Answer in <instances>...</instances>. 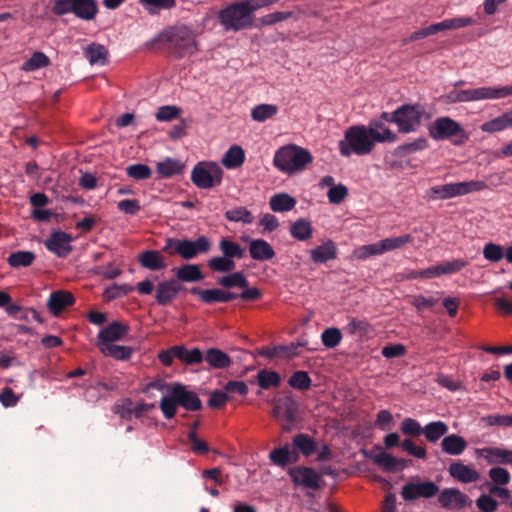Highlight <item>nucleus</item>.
<instances>
[{
    "instance_id": "1",
    "label": "nucleus",
    "mask_w": 512,
    "mask_h": 512,
    "mask_svg": "<svg viewBox=\"0 0 512 512\" xmlns=\"http://www.w3.org/2000/svg\"><path fill=\"white\" fill-rule=\"evenodd\" d=\"M156 43H160L169 55L178 59L192 56L198 50L195 34L186 26L169 27L152 39L148 45L153 46Z\"/></svg>"
},
{
    "instance_id": "2",
    "label": "nucleus",
    "mask_w": 512,
    "mask_h": 512,
    "mask_svg": "<svg viewBox=\"0 0 512 512\" xmlns=\"http://www.w3.org/2000/svg\"><path fill=\"white\" fill-rule=\"evenodd\" d=\"M178 406L187 411H199L202 402L196 392L188 390L185 385L175 383L170 387L169 395L161 398L160 409L166 419H172Z\"/></svg>"
},
{
    "instance_id": "3",
    "label": "nucleus",
    "mask_w": 512,
    "mask_h": 512,
    "mask_svg": "<svg viewBox=\"0 0 512 512\" xmlns=\"http://www.w3.org/2000/svg\"><path fill=\"white\" fill-rule=\"evenodd\" d=\"M376 142L365 125H353L344 132V137L338 142V149L343 157L355 154L364 156L372 153Z\"/></svg>"
},
{
    "instance_id": "4",
    "label": "nucleus",
    "mask_w": 512,
    "mask_h": 512,
    "mask_svg": "<svg viewBox=\"0 0 512 512\" xmlns=\"http://www.w3.org/2000/svg\"><path fill=\"white\" fill-rule=\"evenodd\" d=\"M313 160L311 153L294 144L280 147L274 155V166L288 175L301 172Z\"/></svg>"
},
{
    "instance_id": "5",
    "label": "nucleus",
    "mask_w": 512,
    "mask_h": 512,
    "mask_svg": "<svg viewBox=\"0 0 512 512\" xmlns=\"http://www.w3.org/2000/svg\"><path fill=\"white\" fill-rule=\"evenodd\" d=\"M217 18L227 32H239L253 26V14L245 0L228 4L218 12Z\"/></svg>"
},
{
    "instance_id": "6",
    "label": "nucleus",
    "mask_w": 512,
    "mask_h": 512,
    "mask_svg": "<svg viewBox=\"0 0 512 512\" xmlns=\"http://www.w3.org/2000/svg\"><path fill=\"white\" fill-rule=\"evenodd\" d=\"M211 249V241L206 236H199L195 240L167 238L162 251L169 254H178L185 260L196 258Z\"/></svg>"
},
{
    "instance_id": "7",
    "label": "nucleus",
    "mask_w": 512,
    "mask_h": 512,
    "mask_svg": "<svg viewBox=\"0 0 512 512\" xmlns=\"http://www.w3.org/2000/svg\"><path fill=\"white\" fill-rule=\"evenodd\" d=\"M51 10L56 16L73 14L83 21H93L99 13L96 0H53Z\"/></svg>"
},
{
    "instance_id": "8",
    "label": "nucleus",
    "mask_w": 512,
    "mask_h": 512,
    "mask_svg": "<svg viewBox=\"0 0 512 512\" xmlns=\"http://www.w3.org/2000/svg\"><path fill=\"white\" fill-rule=\"evenodd\" d=\"M429 136L436 140H448L453 137L455 145H462L468 140V135L461 124L448 116L436 118L427 127Z\"/></svg>"
},
{
    "instance_id": "9",
    "label": "nucleus",
    "mask_w": 512,
    "mask_h": 512,
    "mask_svg": "<svg viewBox=\"0 0 512 512\" xmlns=\"http://www.w3.org/2000/svg\"><path fill=\"white\" fill-rule=\"evenodd\" d=\"M223 169L215 162H199L191 172V181L200 189H210L222 182Z\"/></svg>"
},
{
    "instance_id": "10",
    "label": "nucleus",
    "mask_w": 512,
    "mask_h": 512,
    "mask_svg": "<svg viewBox=\"0 0 512 512\" xmlns=\"http://www.w3.org/2000/svg\"><path fill=\"white\" fill-rule=\"evenodd\" d=\"M425 114L424 108L420 104H403L397 108V127L398 132L409 134L415 132L421 125Z\"/></svg>"
},
{
    "instance_id": "11",
    "label": "nucleus",
    "mask_w": 512,
    "mask_h": 512,
    "mask_svg": "<svg viewBox=\"0 0 512 512\" xmlns=\"http://www.w3.org/2000/svg\"><path fill=\"white\" fill-rule=\"evenodd\" d=\"M487 187L484 181L472 180L458 183L438 185L431 188L432 194L439 199H449L471 192L481 191Z\"/></svg>"
},
{
    "instance_id": "12",
    "label": "nucleus",
    "mask_w": 512,
    "mask_h": 512,
    "mask_svg": "<svg viewBox=\"0 0 512 512\" xmlns=\"http://www.w3.org/2000/svg\"><path fill=\"white\" fill-rule=\"evenodd\" d=\"M288 475L296 486H301L306 489L318 490L323 483L321 475L311 467H292L288 470Z\"/></svg>"
},
{
    "instance_id": "13",
    "label": "nucleus",
    "mask_w": 512,
    "mask_h": 512,
    "mask_svg": "<svg viewBox=\"0 0 512 512\" xmlns=\"http://www.w3.org/2000/svg\"><path fill=\"white\" fill-rule=\"evenodd\" d=\"M439 491V486L432 481H417L406 483L401 490V496L405 501H414L419 498H432Z\"/></svg>"
},
{
    "instance_id": "14",
    "label": "nucleus",
    "mask_w": 512,
    "mask_h": 512,
    "mask_svg": "<svg viewBox=\"0 0 512 512\" xmlns=\"http://www.w3.org/2000/svg\"><path fill=\"white\" fill-rule=\"evenodd\" d=\"M73 238L64 231L52 232L45 241V247L55 255L66 258L73 250L71 245Z\"/></svg>"
},
{
    "instance_id": "15",
    "label": "nucleus",
    "mask_w": 512,
    "mask_h": 512,
    "mask_svg": "<svg viewBox=\"0 0 512 512\" xmlns=\"http://www.w3.org/2000/svg\"><path fill=\"white\" fill-rule=\"evenodd\" d=\"M190 293L199 296V299L206 304L227 303L238 298L237 293L220 288L200 289L192 287Z\"/></svg>"
},
{
    "instance_id": "16",
    "label": "nucleus",
    "mask_w": 512,
    "mask_h": 512,
    "mask_svg": "<svg viewBox=\"0 0 512 512\" xmlns=\"http://www.w3.org/2000/svg\"><path fill=\"white\" fill-rule=\"evenodd\" d=\"M469 501L468 496L457 488H445L438 496L439 504L446 509L451 507L462 509L468 505Z\"/></svg>"
},
{
    "instance_id": "17",
    "label": "nucleus",
    "mask_w": 512,
    "mask_h": 512,
    "mask_svg": "<svg viewBox=\"0 0 512 512\" xmlns=\"http://www.w3.org/2000/svg\"><path fill=\"white\" fill-rule=\"evenodd\" d=\"M376 143H394L398 135L393 132L382 120L371 119L365 125Z\"/></svg>"
},
{
    "instance_id": "18",
    "label": "nucleus",
    "mask_w": 512,
    "mask_h": 512,
    "mask_svg": "<svg viewBox=\"0 0 512 512\" xmlns=\"http://www.w3.org/2000/svg\"><path fill=\"white\" fill-rule=\"evenodd\" d=\"M129 327L118 321H114L98 333V346L111 345L112 342L121 340L128 332Z\"/></svg>"
},
{
    "instance_id": "19",
    "label": "nucleus",
    "mask_w": 512,
    "mask_h": 512,
    "mask_svg": "<svg viewBox=\"0 0 512 512\" xmlns=\"http://www.w3.org/2000/svg\"><path fill=\"white\" fill-rule=\"evenodd\" d=\"M74 303L75 297L71 292L58 290L50 294L47 306L54 316H58L64 309L72 306Z\"/></svg>"
},
{
    "instance_id": "20",
    "label": "nucleus",
    "mask_w": 512,
    "mask_h": 512,
    "mask_svg": "<svg viewBox=\"0 0 512 512\" xmlns=\"http://www.w3.org/2000/svg\"><path fill=\"white\" fill-rule=\"evenodd\" d=\"M317 448L316 440L305 433H298L292 438V450L297 455V461L300 455L307 458L312 456L317 451Z\"/></svg>"
},
{
    "instance_id": "21",
    "label": "nucleus",
    "mask_w": 512,
    "mask_h": 512,
    "mask_svg": "<svg viewBox=\"0 0 512 512\" xmlns=\"http://www.w3.org/2000/svg\"><path fill=\"white\" fill-rule=\"evenodd\" d=\"M477 23V20L470 16L454 17L444 19L441 22L431 24L428 26L430 35H434L438 32L445 30H456L463 27L471 26Z\"/></svg>"
},
{
    "instance_id": "22",
    "label": "nucleus",
    "mask_w": 512,
    "mask_h": 512,
    "mask_svg": "<svg viewBox=\"0 0 512 512\" xmlns=\"http://www.w3.org/2000/svg\"><path fill=\"white\" fill-rule=\"evenodd\" d=\"M448 472L452 478L465 484L476 482L480 478V473L477 470L460 461L451 463Z\"/></svg>"
},
{
    "instance_id": "23",
    "label": "nucleus",
    "mask_w": 512,
    "mask_h": 512,
    "mask_svg": "<svg viewBox=\"0 0 512 512\" xmlns=\"http://www.w3.org/2000/svg\"><path fill=\"white\" fill-rule=\"evenodd\" d=\"M182 286L175 279L160 282L156 288L155 299L160 305L169 304L181 291Z\"/></svg>"
},
{
    "instance_id": "24",
    "label": "nucleus",
    "mask_w": 512,
    "mask_h": 512,
    "mask_svg": "<svg viewBox=\"0 0 512 512\" xmlns=\"http://www.w3.org/2000/svg\"><path fill=\"white\" fill-rule=\"evenodd\" d=\"M249 254L257 261H268L274 258L273 247L264 239H253L249 245Z\"/></svg>"
},
{
    "instance_id": "25",
    "label": "nucleus",
    "mask_w": 512,
    "mask_h": 512,
    "mask_svg": "<svg viewBox=\"0 0 512 512\" xmlns=\"http://www.w3.org/2000/svg\"><path fill=\"white\" fill-rule=\"evenodd\" d=\"M338 249L332 240H327L322 245L310 251V258L315 263H326L337 258Z\"/></svg>"
},
{
    "instance_id": "26",
    "label": "nucleus",
    "mask_w": 512,
    "mask_h": 512,
    "mask_svg": "<svg viewBox=\"0 0 512 512\" xmlns=\"http://www.w3.org/2000/svg\"><path fill=\"white\" fill-rule=\"evenodd\" d=\"M269 460L273 465L286 467L290 463L297 462V455L291 449L289 444L273 449L269 453Z\"/></svg>"
},
{
    "instance_id": "27",
    "label": "nucleus",
    "mask_w": 512,
    "mask_h": 512,
    "mask_svg": "<svg viewBox=\"0 0 512 512\" xmlns=\"http://www.w3.org/2000/svg\"><path fill=\"white\" fill-rule=\"evenodd\" d=\"M512 127V110H508L505 113L484 122L480 129L485 133H497Z\"/></svg>"
},
{
    "instance_id": "28",
    "label": "nucleus",
    "mask_w": 512,
    "mask_h": 512,
    "mask_svg": "<svg viewBox=\"0 0 512 512\" xmlns=\"http://www.w3.org/2000/svg\"><path fill=\"white\" fill-rule=\"evenodd\" d=\"M138 262L143 268L151 271L162 270L167 266L164 257L157 250L143 251L138 257Z\"/></svg>"
},
{
    "instance_id": "29",
    "label": "nucleus",
    "mask_w": 512,
    "mask_h": 512,
    "mask_svg": "<svg viewBox=\"0 0 512 512\" xmlns=\"http://www.w3.org/2000/svg\"><path fill=\"white\" fill-rule=\"evenodd\" d=\"M184 164L177 159L166 157L163 161L157 162L156 172L161 178H171L180 175L184 171Z\"/></svg>"
},
{
    "instance_id": "30",
    "label": "nucleus",
    "mask_w": 512,
    "mask_h": 512,
    "mask_svg": "<svg viewBox=\"0 0 512 512\" xmlns=\"http://www.w3.org/2000/svg\"><path fill=\"white\" fill-rule=\"evenodd\" d=\"M512 95V85L475 88L476 101L501 99Z\"/></svg>"
},
{
    "instance_id": "31",
    "label": "nucleus",
    "mask_w": 512,
    "mask_h": 512,
    "mask_svg": "<svg viewBox=\"0 0 512 512\" xmlns=\"http://www.w3.org/2000/svg\"><path fill=\"white\" fill-rule=\"evenodd\" d=\"M373 461L383 467L384 470L389 472L397 471L398 469H403L406 467L407 461L404 459H398L393 455L380 451L379 453L372 456Z\"/></svg>"
},
{
    "instance_id": "32",
    "label": "nucleus",
    "mask_w": 512,
    "mask_h": 512,
    "mask_svg": "<svg viewBox=\"0 0 512 512\" xmlns=\"http://www.w3.org/2000/svg\"><path fill=\"white\" fill-rule=\"evenodd\" d=\"M442 450L449 455H460L467 448L466 440L456 434L445 436L441 441Z\"/></svg>"
},
{
    "instance_id": "33",
    "label": "nucleus",
    "mask_w": 512,
    "mask_h": 512,
    "mask_svg": "<svg viewBox=\"0 0 512 512\" xmlns=\"http://www.w3.org/2000/svg\"><path fill=\"white\" fill-rule=\"evenodd\" d=\"M479 452L489 463L512 464V450L488 447L483 448Z\"/></svg>"
},
{
    "instance_id": "34",
    "label": "nucleus",
    "mask_w": 512,
    "mask_h": 512,
    "mask_svg": "<svg viewBox=\"0 0 512 512\" xmlns=\"http://www.w3.org/2000/svg\"><path fill=\"white\" fill-rule=\"evenodd\" d=\"M204 360L214 369H224L230 366L231 358L218 348H210L204 355Z\"/></svg>"
},
{
    "instance_id": "35",
    "label": "nucleus",
    "mask_w": 512,
    "mask_h": 512,
    "mask_svg": "<svg viewBox=\"0 0 512 512\" xmlns=\"http://www.w3.org/2000/svg\"><path fill=\"white\" fill-rule=\"evenodd\" d=\"M283 403V414L279 415L280 407L273 410V415L283 421L297 422L299 413V403L291 397H286Z\"/></svg>"
},
{
    "instance_id": "36",
    "label": "nucleus",
    "mask_w": 512,
    "mask_h": 512,
    "mask_svg": "<svg viewBox=\"0 0 512 512\" xmlns=\"http://www.w3.org/2000/svg\"><path fill=\"white\" fill-rule=\"evenodd\" d=\"M245 161V152L242 147L238 145L231 146L224 154L222 158V164L227 169H235L240 166Z\"/></svg>"
},
{
    "instance_id": "37",
    "label": "nucleus",
    "mask_w": 512,
    "mask_h": 512,
    "mask_svg": "<svg viewBox=\"0 0 512 512\" xmlns=\"http://www.w3.org/2000/svg\"><path fill=\"white\" fill-rule=\"evenodd\" d=\"M176 277L182 282H198L204 279V274L198 265L184 264L176 270Z\"/></svg>"
},
{
    "instance_id": "38",
    "label": "nucleus",
    "mask_w": 512,
    "mask_h": 512,
    "mask_svg": "<svg viewBox=\"0 0 512 512\" xmlns=\"http://www.w3.org/2000/svg\"><path fill=\"white\" fill-rule=\"evenodd\" d=\"M219 249L223 256L228 257L232 260L242 259L245 257V249L235 241L223 237L219 241Z\"/></svg>"
},
{
    "instance_id": "39",
    "label": "nucleus",
    "mask_w": 512,
    "mask_h": 512,
    "mask_svg": "<svg viewBox=\"0 0 512 512\" xmlns=\"http://www.w3.org/2000/svg\"><path fill=\"white\" fill-rule=\"evenodd\" d=\"M269 205L274 212H287L294 209L296 200L287 193H278L270 198Z\"/></svg>"
},
{
    "instance_id": "40",
    "label": "nucleus",
    "mask_w": 512,
    "mask_h": 512,
    "mask_svg": "<svg viewBox=\"0 0 512 512\" xmlns=\"http://www.w3.org/2000/svg\"><path fill=\"white\" fill-rule=\"evenodd\" d=\"M313 228L311 222L306 219H298L290 226L291 236L299 241H306L312 237Z\"/></svg>"
},
{
    "instance_id": "41",
    "label": "nucleus",
    "mask_w": 512,
    "mask_h": 512,
    "mask_svg": "<svg viewBox=\"0 0 512 512\" xmlns=\"http://www.w3.org/2000/svg\"><path fill=\"white\" fill-rule=\"evenodd\" d=\"M36 255L32 251L19 250L12 252L8 258L7 263L12 268L28 267L35 261Z\"/></svg>"
},
{
    "instance_id": "42",
    "label": "nucleus",
    "mask_w": 512,
    "mask_h": 512,
    "mask_svg": "<svg viewBox=\"0 0 512 512\" xmlns=\"http://www.w3.org/2000/svg\"><path fill=\"white\" fill-rule=\"evenodd\" d=\"M217 284L225 289L230 288H247L249 282L243 272H233L228 275L219 277Z\"/></svg>"
},
{
    "instance_id": "43",
    "label": "nucleus",
    "mask_w": 512,
    "mask_h": 512,
    "mask_svg": "<svg viewBox=\"0 0 512 512\" xmlns=\"http://www.w3.org/2000/svg\"><path fill=\"white\" fill-rule=\"evenodd\" d=\"M448 431V426L442 421L430 422L423 427V434L429 442L435 443Z\"/></svg>"
},
{
    "instance_id": "44",
    "label": "nucleus",
    "mask_w": 512,
    "mask_h": 512,
    "mask_svg": "<svg viewBox=\"0 0 512 512\" xmlns=\"http://www.w3.org/2000/svg\"><path fill=\"white\" fill-rule=\"evenodd\" d=\"M257 383L262 389L278 387L281 383L280 374L273 370L262 369L257 373Z\"/></svg>"
},
{
    "instance_id": "45",
    "label": "nucleus",
    "mask_w": 512,
    "mask_h": 512,
    "mask_svg": "<svg viewBox=\"0 0 512 512\" xmlns=\"http://www.w3.org/2000/svg\"><path fill=\"white\" fill-rule=\"evenodd\" d=\"M442 99L449 104L476 101L475 88L465 90L454 89L442 96Z\"/></svg>"
},
{
    "instance_id": "46",
    "label": "nucleus",
    "mask_w": 512,
    "mask_h": 512,
    "mask_svg": "<svg viewBox=\"0 0 512 512\" xmlns=\"http://www.w3.org/2000/svg\"><path fill=\"white\" fill-rule=\"evenodd\" d=\"M99 349L105 356H110L116 360H128L133 352L132 348L128 346L116 344L102 345Z\"/></svg>"
},
{
    "instance_id": "47",
    "label": "nucleus",
    "mask_w": 512,
    "mask_h": 512,
    "mask_svg": "<svg viewBox=\"0 0 512 512\" xmlns=\"http://www.w3.org/2000/svg\"><path fill=\"white\" fill-rule=\"evenodd\" d=\"M278 106L274 104H259L251 110V118L257 122H265L278 113Z\"/></svg>"
},
{
    "instance_id": "48",
    "label": "nucleus",
    "mask_w": 512,
    "mask_h": 512,
    "mask_svg": "<svg viewBox=\"0 0 512 512\" xmlns=\"http://www.w3.org/2000/svg\"><path fill=\"white\" fill-rule=\"evenodd\" d=\"M428 147V140L425 137H420L412 142L405 143L395 149V155L405 157L407 155L422 151Z\"/></svg>"
},
{
    "instance_id": "49",
    "label": "nucleus",
    "mask_w": 512,
    "mask_h": 512,
    "mask_svg": "<svg viewBox=\"0 0 512 512\" xmlns=\"http://www.w3.org/2000/svg\"><path fill=\"white\" fill-rule=\"evenodd\" d=\"M108 51L101 44L92 43L85 50V57L91 64H105Z\"/></svg>"
},
{
    "instance_id": "50",
    "label": "nucleus",
    "mask_w": 512,
    "mask_h": 512,
    "mask_svg": "<svg viewBox=\"0 0 512 512\" xmlns=\"http://www.w3.org/2000/svg\"><path fill=\"white\" fill-rule=\"evenodd\" d=\"M208 267L213 272L226 273L233 271L236 267V263L234 260L222 255L209 259Z\"/></svg>"
},
{
    "instance_id": "51",
    "label": "nucleus",
    "mask_w": 512,
    "mask_h": 512,
    "mask_svg": "<svg viewBox=\"0 0 512 512\" xmlns=\"http://www.w3.org/2000/svg\"><path fill=\"white\" fill-rule=\"evenodd\" d=\"M413 241V237L410 234L401 235L398 237H389L380 241L382 252H388L395 249L402 248L406 244Z\"/></svg>"
},
{
    "instance_id": "52",
    "label": "nucleus",
    "mask_w": 512,
    "mask_h": 512,
    "mask_svg": "<svg viewBox=\"0 0 512 512\" xmlns=\"http://www.w3.org/2000/svg\"><path fill=\"white\" fill-rule=\"evenodd\" d=\"M382 254L383 252L380 241L368 245L359 246L353 251V256L358 260H366L369 257L378 256Z\"/></svg>"
},
{
    "instance_id": "53",
    "label": "nucleus",
    "mask_w": 512,
    "mask_h": 512,
    "mask_svg": "<svg viewBox=\"0 0 512 512\" xmlns=\"http://www.w3.org/2000/svg\"><path fill=\"white\" fill-rule=\"evenodd\" d=\"M50 64L48 56L43 52H34L32 56L23 63L22 69L24 71H35L40 68L46 67Z\"/></svg>"
},
{
    "instance_id": "54",
    "label": "nucleus",
    "mask_w": 512,
    "mask_h": 512,
    "mask_svg": "<svg viewBox=\"0 0 512 512\" xmlns=\"http://www.w3.org/2000/svg\"><path fill=\"white\" fill-rule=\"evenodd\" d=\"M225 217L230 222H242L244 224H251L253 216L245 207H236L225 212Z\"/></svg>"
},
{
    "instance_id": "55",
    "label": "nucleus",
    "mask_w": 512,
    "mask_h": 512,
    "mask_svg": "<svg viewBox=\"0 0 512 512\" xmlns=\"http://www.w3.org/2000/svg\"><path fill=\"white\" fill-rule=\"evenodd\" d=\"M370 324L364 319L349 318L345 330L350 335L364 336L369 332Z\"/></svg>"
},
{
    "instance_id": "56",
    "label": "nucleus",
    "mask_w": 512,
    "mask_h": 512,
    "mask_svg": "<svg viewBox=\"0 0 512 512\" xmlns=\"http://www.w3.org/2000/svg\"><path fill=\"white\" fill-rule=\"evenodd\" d=\"M321 340L325 347L335 348L342 340V333L340 329L331 327L325 329L321 334Z\"/></svg>"
},
{
    "instance_id": "57",
    "label": "nucleus",
    "mask_w": 512,
    "mask_h": 512,
    "mask_svg": "<svg viewBox=\"0 0 512 512\" xmlns=\"http://www.w3.org/2000/svg\"><path fill=\"white\" fill-rule=\"evenodd\" d=\"M311 378L305 371H296L289 378V385L298 390H308L311 387Z\"/></svg>"
},
{
    "instance_id": "58",
    "label": "nucleus",
    "mask_w": 512,
    "mask_h": 512,
    "mask_svg": "<svg viewBox=\"0 0 512 512\" xmlns=\"http://www.w3.org/2000/svg\"><path fill=\"white\" fill-rule=\"evenodd\" d=\"M489 478L491 479L492 485L505 486L511 481V475L509 471L502 467H492L488 471Z\"/></svg>"
},
{
    "instance_id": "59",
    "label": "nucleus",
    "mask_w": 512,
    "mask_h": 512,
    "mask_svg": "<svg viewBox=\"0 0 512 512\" xmlns=\"http://www.w3.org/2000/svg\"><path fill=\"white\" fill-rule=\"evenodd\" d=\"M481 422L487 426L512 427V415L490 414L483 416Z\"/></svg>"
},
{
    "instance_id": "60",
    "label": "nucleus",
    "mask_w": 512,
    "mask_h": 512,
    "mask_svg": "<svg viewBox=\"0 0 512 512\" xmlns=\"http://www.w3.org/2000/svg\"><path fill=\"white\" fill-rule=\"evenodd\" d=\"M181 114V109L174 105H165L158 108L155 117L160 122H167L177 119Z\"/></svg>"
},
{
    "instance_id": "61",
    "label": "nucleus",
    "mask_w": 512,
    "mask_h": 512,
    "mask_svg": "<svg viewBox=\"0 0 512 512\" xmlns=\"http://www.w3.org/2000/svg\"><path fill=\"white\" fill-rule=\"evenodd\" d=\"M481 489H486L490 496L498 497L502 503H508L511 499L510 490L501 485H492L490 482H485L481 485Z\"/></svg>"
},
{
    "instance_id": "62",
    "label": "nucleus",
    "mask_w": 512,
    "mask_h": 512,
    "mask_svg": "<svg viewBox=\"0 0 512 512\" xmlns=\"http://www.w3.org/2000/svg\"><path fill=\"white\" fill-rule=\"evenodd\" d=\"M126 173L129 177L135 180H145L151 177L152 171L149 166L145 164H132L126 168Z\"/></svg>"
},
{
    "instance_id": "63",
    "label": "nucleus",
    "mask_w": 512,
    "mask_h": 512,
    "mask_svg": "<svg viewBox=\"0 0 512 512\" xmlns=\"http://www.w3.org/2000/svg\"><path fill=\"white\" fill-rule=\"evenodd\" d=\"M134 288L129 284H113L110 287H108L105 292L104 296L108 300H113L116 298L123 297L130 292H132Z\"/></svg>"
},
{
    "instance_id": "64",
    "label": "nucleus",
    "mask_w": 512,
    "mask_h": 512,
    "mask_svg": "<svg viewBox=\"0 0 512 512\" xmlns=\"http://www.w3.org/2000/svg\"><path fill=\"white\" fill-rule=\"evenodd\" d=\"M498 502L488 494H481L476 500V506L481 512H495Z\"/></svg>"
}]
</instances>
